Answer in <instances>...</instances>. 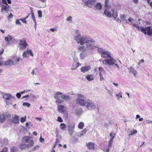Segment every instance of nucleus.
I'll return each instance as SVG.
<instances>
[{"mask_svg":"<svg viewBox=\"0 0 152 152\" xmlns=\"http://www.w3.org/2000/svg\"><path fill=\"white\" fill-rule=\"evenodd\" d=\"M74 39L77 43L80 45L85 44L86 47L89 50H92L96 47L95 41L86 36H83L78 32H76L74 35Z\"/></svg>","mask_w":152,"mask_h":152,"instance_id":"1","label":"nucleus"},{"mask_svg":"<svg viewBox=\"0 0 152 152\" xmlns=\"http://www.w3.org/2000/svg\"><path fill=\"white\" fill-rule=\"evenodd\" d=\"M137 28L139 31L140 30V28L141 31L144 33L145 34H147L149 36L152 35V28L150 26H148L146 27H140L138 25L137 27Z\"/></svg>","mask_w":152,"mask_h":152,"instance_id":"2","label":"nucleus"},{"mask_svg":"<svg viewBox=\"0 0 152 152\" xmlns=\"http://www.w3.org/2000/svg\"><path fill=\"white\" fill-rule=\"evenodd\" d=\"M96 47L98 48V51L101 53V56L104 58H110L111 57V54L108 51H104L102 48H99V47L96 45Z\"/></svg>","mask_w":152,"mask_h":152,"instance_id":"3","label":"nucleus"},{"mask_svg":"<svg viewBox=\"0 0 152 152\" xmlns=\"http://www.w3.org/2000/svg\"><path fill=\"white\" fill-rule=\"evenodd\" d=\"M3 97L5 100V102L7 105L12 104L11 99V98L13 97L10 94L6 93L3 94Z\"/></svg>","mask_w":152,"mask_h":152,"instance_id":"4","label":"nucleus"},{"mask_svg":"<svg viewBox=\"0 0 152 152\" xmlns=\"http://www.w3.org/2000/svg\"><path fill=\"white\" fill-rule=\"evenodd\" d=\"M19 45L20 49L21 50H24L27 48L28 44L26 42V39H23L20 41Z\"/></svg>","mask_w":152,"mask_h":152,"instance_id":"5","label":"nucleus"},{"mask_svg":"<svg viewBox=\"0 0 152 152\" xmlns=\"http://www.w3.org/2000/svg\"><path fill=\"white\" fill-rule=\"evenodd\" d=\"M34 144V142L33 140H31V141L30 144H26L23 142L20 145V148L22 150L26 148H29L32 147Z\"/></svg>","mask_w":152,"mask_h":152,"instance_id":"6","label":"nucleus"},{"mask_svg":"<svg viewBox=\"0 0 152 152\" xmlns=\"http://www.w3.org/2000/svg\"><path fill=\"white\" fill-rule=\"evenodd\" d=\"M86 104V107L88 110L94 109L96 108V106L90 100H87Z\"/></svg>","mask_w":152,"mask_h":152,"instance_id":"7","label":"nucleus"},{"mask_svg":"<svg viewBox=\"0 0 152 152\" xmlns=\"http://www.w3.org/2000/svg\"><path fill=\"white\" fill-rule=\"evenodd\" d=\"M111 57L110 58L104 60L103 61V63L104 64H107L109 66H113L114 64L116 62V61L113 58H111Z\"/></svg>","mask_w":152,"mask_h":152,"instance_id":"8","label":"nucleus"},{"mask_svg":"<svg viewBox=\"0 0 152 152\" xmlns=\"http://www.w3.org/2000/svg\"><path fill=\"white\" fill-rule=\"evenodd\" d=\"M11 117L10 114L8 112H5L2 114H0V122L1 123L4 122L6 118Z\"/></svg>","mask_w":152,"mask_h":152,"instance_id":"9","label":"nucleus"},{"mask_svg":"<svg viewBox=\"0 0 152 152\" xmlns=\"http://www.w3.org/2000/svg\"><path fill=\"white\" fill-rule=\"evenodd\" d=\"M85 4L88 7H91L94 5V3L96 1V0H83Z\"/></svg>","mask_w":152,"mask_h":152,"instance_id":"10","label":"nucleus"},{"mask_svg":"<svg viewBox=\"0 0 152 152\" xmlns=\"http://www.w3.org/2000/svg\"><path fill=\"white\" fill-rule=\"evenodd\" d=\"M76 101L77 103L81 106H85L86 103V102L83 99L77 98Z\"/></svg>","mask_w":152,"mask_h":152,"instance_id":"11","label":"nucleus"},{"mask_svg":"<svg viewBox=\"0 0 152 152\" xmlns=\"http://www.w3.org/2000/svg\"><path fill=\"white\" fill-rule=\"evenodd\" d=\"M32 140L31 138L28 136H26L23 137L22 140V141L24 143H30L31 141Z\"/></svg>","mask_w":152,"mask_h":152,"instance_id":"12","label":"nucleus"},{"mask_svg":"<svg viewBox=\"0 0 152 152\" xmlns=\"http://www.w3.org/2000/svg\"><path fill=\"white\" fill-rule=\"evenodd\" d=\"M9 8L10 6L8 5H2V7L1 8V12H7L9 11Z\"/></svg>","mask_w":152,"mask_h":152,"instance_id":"13","label":"nucleus"},{"mask_svg":"<svg viewBox=\"0 0 152 152\" xmlns=\"http://www.w3.org/2000/svg\"><path fill=\"white\" fill-rule=\"evenodd\" d=\"M21 60V59L19 57L15 56H14L12 59V62L13 65H16L18 64L19 61Z\"/></svg>","mask_w":152,"mask_h":152,"instance_id":"14","label":"nucleus"},{"mask_svg":"<svg viewBox=\"0 0 152 152\" xmlns=\"http://www.w3.org/2000/svg\"><path fill=\"white\" fill-rule=\"evenodd\" d=\"M57 109L59 112L61 113H64L66 110L65 107L62 105H58Z\"/></svg>","mask_w":152,"mask_h":152,"instance_id":"15","label":"nucleus"},{"mask_svg":"<svg viewBox=\"0 0 152 152\" xmlns=\"http://www.w3.org/2000/svg\"><path fill=\"white\" fill-rule=\"evenodd\" d=\"M86 145L89 149H94V143L92 142L86 143Z\"/></svg>","mask_w":152,"mask_h":152,"instance_id":"16","label":"nucleus"},{"mask_svg":"<svg viewBox=\"0 0 152 152\" xmlns=\"http://www.w3.org/2000/svg\"><path fill=\"white\" fill-rule=\"evenodd\" d=\"M91 68V66L89 65L83 66L80 68V70L82 72L84 73L89 70Z\"/></svg>","mask_w":152,"mask_h":152,"instance_id":"17","label":"nucleus"},{"mask_svg":"<svg viewBox=\"0 0 152 152\" xmlns=\"http://www.w3.org/2000/svg\"><path fill=\"white\" fill-rule=\"evenodd\" d=\"M81 64L79 62L77 63L74 62L71 68L72 70H75L79 66H80Z\"/></svg>","mask_w":152,"mask_h":152,"instance_id":"18","label":"nucleus"},{"mask_svg":"<svg viewBox=\"0 0 152 152\" xmlns=\"http://www.w3.org/2000/svg\"><path fill=\"white\" fill-rule=\"evenodd\" d=\"M128 69L129 70V72L132 73L135 77L136 76L137 72L133 67H130L128 68Z\"/></svg>","mask_w":152,"mask_h":152,"instance_id":"19","label":"nucleus"},{"mask_svg":"<svg viewBox=\"0 0 152 152\" xmlns=\"http://www.w3.org/2000/svg\"><path fill=\"white\" fill-rule=\"evenodd\" d=\"M121 19L122 20V21L124 22L125 23H128L127 20L126 19V15L125 14L121 15H120Z\"/></svg>","mask_w":152,"mask_h":152,"instance_id":"20","label":"nucleus"},{"mask_svg":"<svg viewBox=\"0 0 152 152\" xmlns=\"http://www.w3.org/2000/svg\"><path fill=\"white\" fill-rule=\"evenodd\" d=\"M94 7L98 10H100L102 8V6L100 3L98 2L94 5Z\"/></svg>","mask_w":152,"mask_h":152,"instance_id":"21","label":"nucleus"},{"mask_svg":"<svg viewBox=\"0 0 152 152\" xmlns=\"http://www.w3.org/2000/svg\"><path fill=\"white\" fill-rule=\"evenodd\" d=\"M86 48L84 46H79L78 50L82 52V53H84L86 50Z\"/></svg>","mask_w":152,"mask_h":152,"instance_id":"22","label":"nucleus"},{"mask_svg":"<svg viewBox=\"0 0 152 152\" xmlns=\"http://www.w3.org/2000/svg\"><path fill=\"white\" fill-rule=\"evenodd\" d=\"M68 127L69 129L68 130L69 131V134L70 135H72L73 133V129L74 128V126L73 125L69 126H68Z\"/></svg>","mask_w":152,"mask_h":152,"instance_id":"23","label":"nucleus"},{"mask_svg":"<svg viewBox=\"0 0 152 152\" xmlns=\"http://www.w3.org/2000/svg\"><path fill=\"white\" fill-rule=\"evenodd\" d=\"M4 64L7 66L10 65H13L12 61L11 60H9L5 61L4 62Z\"/></svg>","mask_w":152,"mask_h":152,"instance_id":"24","label":"nucleus"},{"mask_svg":"<svg viewBox=\"0 0 152 152\" xmlns=\"http://www.w3.org/2000/svg\"><path fill=\"white\" fill-rule=\"evenodd\" d=\"M104 14L107 17H111L112 16L111 13L110 11H108L107 10H105L104 11Z\"/></svg>","mask_w":152,"mask_h":152,"instance_id":"25","label":"nucleus"},{"mask_svg":"<svg viewBox=\"0 0 152 152\" xmlns=\"http://www.w3.org/2000/svg\"><path fill=\"white\" fill-rule=\"evenodd\" d=\"M19 116L17 115H15L14 118L12 119V121L14 123H16L19 122Z\"/></svg>","mask_w":152,"mask_h":152,"instance_id":"26","label":"nucleus"},{"mask_svg":"<svg viewBox=\"0 0 152 152\" xmlns=\"http://www.w3.org/2000/svg\"><path fill=\"white\" fill-rule=\"evenodd\" d=\"M14 39L13 37L10 35H8L7 37H6L5 38V40L7 42V44L10 43V41L9 40H12Z\"/></svg>","mask_w":152,"mask_h":152,"instance_id":"27","label":"nucleus"},{"mask_svg":"<svg viewBox=\"0 0 152 152\" xmlns=\"http://www.w3.org/2000/svg\"><path fill=\"white\" fill-rule=\"evenodd\" d=\"M61 98L66 101H68L70 99L69 96L66 95H62Z\"/></svg>","mask_w":152,"mask_h":152,"instance_id":"28","label":"nucleus"},{"mask_svg":"<svg viewBox=\"0 0 152 152\" xmlns=\"http://www.w3.org/2000/svg\"><path fill=\"white\" fill-rule=\"evenodd\" d=\"M109 0H105L104 3V7L105 9H107L110 7V5L109 4Z\"/></svg>","mask_w":152,"mask_h":152,"instance_id":"29","label":"nucleus"},{"mask_svg":"<svg viewBox=\"0 0 152 152\" xmlns=\"http://www.w3.org/2000/svg\"><path fill=\"white\" fill-rule=\"evenodd\" d=\"M86 78L89 81L93 80L94 79L92 75H90L86 76Z\"/></svg>","mask_w":152,"mask_h":152,"instance_id":"30","label":"nucleus"},{"mask_svg":"<svg viewBox=\"0 0 152 152\" xmlns=\"http://www.w3.org/2000/svg\"><path fill=\"white\" fill-rule=\"evenodd\" d=\"M112 12H113V17L114 18V19H116L118 15L117 12L116 11H115L114 10H112Z\"/></svg>","mask_w":152,"mask_h":152,"instance_id":"31","label":"nucleus"},{"mask_svg":"<svg viewBox=\"0 0 152 152\" xmlns=\"http://www.w3.org/2000/svg\"><path fill=\"white\" fill-rule=\"evenodd\" d=\"M87 131L86 129H84L82 131L79 133V135H78V136H83L85 134Z\"/></svg>","mask_w":152,"mask_h":152,"instance_id":"32","label":"nucleus"},{"mask_svg":"<svg viewBox=\"0 0 152 152\" xmlns=\"http://www.w3.org/2000/svg\"><path fill=\"white\" fill-rule=\"evenodd\" d=\"M31 73L33 75H37L38 74V70L36 68H35L33 69Z\"/></svg>","mask_w":152,"mask_h":152,"instance_id":"33","label":"nucleus"},{"mask_svg":"<svg viewBox=\"0 0 152 152\" xmlns=\"http://www.w3.org/2000/svg\"><path fill=\"white\" fill-rule=\"evenodd\" d=\"M28 54L30 55L31 56H34V54L31 49H29L28 48H27L26 50Z\"/></svg>","mask_w":152,"mask_h":152,"instance_id":"34","label":"nucleus"},{"mask_svg":"<svg viewBox=\"0 0 152 152\" xmlns=\"http://www.w3.org/2000/svg\"><path fill=\"white\" fill-rule=\"evenodd\" d=\"M84 126V124L83 122H80L78 125V127L80 129H83Z\"/></svg>","mask_w":152,"mask_h":152,"instance_id":"35","label":"nucleus"},{"mask_svg":"<svg viewBox=\"0 0 152 152\" xmlns=\"http://www.w3.org/2000/svg\"><path fill=\"white\" fill-rule=\"evenodd\" d=\"M115 136V134L113 133H110V140L111 141H113V139L114 138Z\"/></svg>","mask_w":152,"mask_h":152,"instance_id":"36","label":"nucleus"},{"mask_svg":"<svg viewBox=\"0 0 152 152\" xmlns=\"http://www.w3.org/2000/svg\"><path fill=\"white\" fill-rule=\"evenodd\" d=\"M137 133V131L136 130L134 129L133 131H131L129 134V136H131L134 135Z\"/></svg>","mask_w":152,"mask_h":152,"instance_id":"37","label":"nucleus"},{"mask_svg":"<svg viewBox=\"0 0 152 152\" xmlns=\"http://www.w3.org/2000/svg\"><path fill=\"white\" fill-rule=\"evenodd\" d=\"M63 102V100L60 99H57L56 100V102L57 104H60L61 103Z\"/></svg>","mask_w":152,"mask_h":152,"instance_id":"38","label":"nucleus"},{"mask_svg":"<svg viewBox=\"0 0 152 152\" xmlns=\"http://www.w3.org/2000/svg\"><path fill=\"white\" fill-rule=\"evenodd\" d=\"M60 126H61V129L62 130H64V129L66 128V125L64 123L61 124Z\"/></svg>","mask_w":152,"mask_h":152,"instance_id":"39","label":"nucleus"},{"mask_svg":"<svg viewBox=\"0 0 152 152\" xmlns=\"http://www.w3.org/2000/svg\"><path fill=\"white\" fill-rule=\"evenodd\" d=\"M39 146L38 145H36L34 146L31 149V151H34L36 150L37 148H38Z\"/></svg>","mask_w":152,"mask_h":152,"instance_id":"40","label":"nucleus"},{"mask_svg":"<svg viewBox=\"0 0 152 152\" xmlns=\"http://www.w3.org/2000/svg\"><path fill=\"white\" fill-rule=\"evenodd\" d=\"M116 96L118 97V99H120V97L122 98V95H121V93L119 92L118 94H116L115 95Z\"/></svg>","mask_w":152,"mask_h":152,"instance_id":"41","label":"nucleus"},{"mask_svg":"<svg viewBox=\"0 0 152 152\" xmlns=\"http://www.w3.org/2000/svg\"><path fill=\"white\" fill-rule=\"evenodd\" d=\"M77 95L78 97L77 98H80L81 99H83L84 98V96L83 95L80 94H77Z\"/></svg>","mask_w":152,"mask_h":152,"instance_id":"42","label":"nucleus"},{"mask_svg":"<svg viewBox=\"0 0 152 152\" xmlns=\"http://www.w3.org/2000/svg\"><path fill=\"white\" fill-rule=\"evenodd\" d=\"M23 106H27L29 107L30 106V104L28 102H24L23 103Z\"/></svg>","mask_w":152,"mask_h":152,"instance_id":"43","label":"nucleus"},{"mask_svg":"<svg viewBox=\"0 0 152 152\" xmlns=\"http://www.w3.org/2000/svg\"><path fill=\"white\" fill-rule=\"evenodd\" d=\"M38 17L39 18H41L42 16V11L40 10H39L38 11Z\"/></svg>","mask_w":152,"mask_h":152,"instance_id":"44","label":"nucleus"},{"mask_svg":"<svg viewBox=\"0 0 152 152\" xmlns=\"http://www.w3.org/2000/svg\"><path fill=\"white\" fill-rule=\"evenodd\" d=\"M82 110L81 109L77 110L76 111V114H79L82 113Z\"/></svg>","mask_w":152,"mask_h":152,"instance_id":"45","label":"nucleus"},{"mask_svg":"<svg viewBox=\"0 0 152 152\" xmlns=\"http://www.w3.org/2000/svg\"><path fill=\"white\" fill-rule=\"evenodd\" d=\"M98 69H99V71L100 73H101L102 72H104V69L102 67H99V68H98Z\"/></svg>","mask_w":152,"mask_h":152,"instance_id":"46","label":"nucleus"},{"mask_svg":"<svg viewBox=\"0 0 152 152\" xmlns=\"http://www.w3.org/2000/svg\"><path fill=\"white\" fill-rule=\"evenodd\" d=\"M28 54L27 51H24L23 54V56L24 58L27 57V55Z\"/></svg>","mask_w":152,"mask_h":152,"instance_id":"47","label":"nucleus"},{"mask_svg":"<svg viewBox=\"0 0 152 152\" xmlns=\"http://www.w3.org/2000/svg\"><path fill=\"white\" fill-rule=\"evenodd\" d=\"M26 117H22L20 119V121L21 122L23 123L26 121Z\"/></svg>","mask_w":152,"mask_h":152,"instance_id":"48","label":"nucleus"},{"mask_svg":"<svg viewBox=\"0 0 152 152\" xmlns=\"http://www.w3.org/2000/svg\"><path fill=\"white\" fill-rule=\"evenodd\" d=\"M80 58H81L82 59H83L85 57V56H84V54L83 53H80Z\"/></svg>","mask_w":152,"mask_h":152,"instance_id":"49","label":"nucleus"},{"mask_svg":"<svg viewBox=\"0 0 152 152\" xmlns=\"http://www.w3.org/2000/svg\"><path fill=\"white\" fill-rule=\"evenodd\" d=\"M109 144L108 145V147L109 148H111L112 146V144L113 143V141H108Z\"/></svg>","mask_w":152,"mask_h":152,"instance_id":"50","label":"nucleus"},{"mask_svg":"<svg viewBox=\"0 0 152 152\" xmlns=\"http://www.w3.org/2000/svg\"><path fill=\"white\" fill-rule=\"evenodd\" d=\"M128 20L130 23L129 24L131 25V22H133V21H134V19L131 18H128Z\"/></svg>","mask_w":152,"mask_h":152,"instance_id":"51","label":"nucleus"},{"mask_svg":"<svg viewBox=\"0 0 152 152\" xmlns=\"http://www.w3.org/2000/svg\"><path fill=\"white\" fill-rule=\"evenodd\" d=\"M20 20H19L17 19L16 20V25H21V24L20 23Z\"/></svg>","mask_w":152,"mask_h":152,"instance_id":"52","label":"nucleus"},{"mask_svg":"<svg viewBox=\"0 0 152 152\" xmlns=\"http://www.w3.org/2000/svg\"><path fill=\"white\" fill-rule=\"evenodd\" d=\"M57 121L60 122H62L63 121L61 118L60 116H58L57 118Z\"/></svg>","mask_w":152,"mask_h":152,"instance_id":"53","label":"nucleus"},{"mask_svg":"<svg viewBox=\"0 0 152 152\" xmlns=\"http://www.w3.org/2000/svg\"><path fill=\"white\" fill-rule=\"evenodd\" d=\"M146 123L148 124H152V121L150 120L149 119L146 120Z\"/></svg>","mask_w":152,"mask_h":152,"instance_id":"54","label":"nucleus"},{"mask_svg":"<svg viewBox=\"0 0 152 152\" xmlns=\"http://www.w3.org/2000/svg\"><path fill=\"white\" fill-rule=\"evenodd\" d=\"M8 149L6 147L3 148L2 150L0 151V152H7Z\"/></svg>","mask_w":152,"mask_h":152,"instance_id":"55","label":"nucleus"},{"mask_svg":"<svg viewBox=\"0 0 152 152\" xmlns=\"http://www.w3.org/2000/svg\"><path fill=\"white\" fill-rule=\"evenodd\" d=\"M131 25H132V26H133L134 27H137L138 26V25L137 24H136L133 22H131Z\"/></svg>","mask_w":152,"mask_h":152,"instance_id":"56","label":"nucleus"},{"mask_svg":"<svg viewBox=\"0 0 152 152\" xmlns=\"http://www.w3.org/2000/svg\"><path fill=\"white\" fill-rule=\"evenodd\" d=\"M50 30L52 31L53 32L56 31L57 29L56 28H50Z\"/></svg>","mask_w":152,"mask_h":152,"instance_id":"57","label":"nucleus"},{"mask_svg":"<svg viewBox=\"0 0 152 152\" xmlns=\"http://www.w3.org/2000/svg\"><path fill=\"white\" fill-rule=\"evenodd\" d=\"M16 96L18 98H20L21 96V95L20 93H17L16 94Z\"/></svg>","mask_w":152,"mask_h":152,"instance_id":"58","label":"nucleus"},{"mask_svg":"<svg viewBox=\"0 0 152 152\" xmlns=\"http://www.w3.org/2000/svg\"><path fill=\"white\" fill-rule=\"evenodd\" d=\"M100 80L102 81L104 80V78L102 76V73H100Z\"/></svg>","mask_w":152,"mask_h":152,"instance_id":"59","label":"nucleus"},{"mask_svg":"<svg viewBox=\"0 0 152 152\" xmlns=\"http://www.w3.org/2000/svg\"><path fill=\"white\" fill-rule=\"evenodd\" d=\"M2 1L3 4H5V5H8L6 0H2Z\"/></svg>","mask_w":152,"mask_h":152,"instance_id":"60","label":"nucleus"},{"mask_svg":"<svg viewBox=\"0 0 152 152\" xmlns=\"http://www.w3.org/2000/svg\"><path fill=\"white\" fill-rule=\"evenodd\" d=\"M20 20L22 21L23 23H26V20L25 19L23 18V19H20Z\"/></svg>","mask_w":152,"mask_h":152,"instance_id":"61","label":"nucleus"},{"mask_svg":"<svg viewBox=\"0 0 152 152\" xmlns=\"http://www.w3.org/2000/svg\"><path fill=\"white\" fill-rule=\"evenodd\" d=\"M72 19V17L71 16H69L66 19V20L68 22L69 21L71 20Z\"/></svg>","mask_w":152,"mask_h":152,"instance_id":"62","label":"nucleus"},{"mask_svg":"<svg viewBox=\"0 0 152 152\" xmlns=\"http://www.w3.org/2000/svg\"><path fill=\"white\" fill-rule=\"evenodd\" d=\"M44 140V139L41 136L40 137L39 139V141L42 142V141Z\"/></svg>","mask_w":152,"mask_h":152,"instance_id":"63","label":"nucleus"},{"mask_svg":"<svg viewBox=\"0 0 152 152\" xmlns=\"http://www.w3.org/2000/svg\"><path fill=\"white\" fill-rule=\"evenodd\" d=\"M116 19V21L118 23H120L121 21V20L119 18H117Z\"/></svg>","mask_w":152,"mask_h":152,"instance_id":"64","label":"nucleus"}]
</instances>
